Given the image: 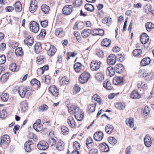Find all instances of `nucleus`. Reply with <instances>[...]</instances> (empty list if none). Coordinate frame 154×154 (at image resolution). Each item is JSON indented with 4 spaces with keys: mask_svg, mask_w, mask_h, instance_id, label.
I'll use <instances>...</instances> for the list:
<instances>
[{
    "mask_svg": "<svg viewBox=\"0 0 154 154\" xmlns=\"http://www.w3.org/2000/svg\"><path fill=\"white\" fill-rule=\"evenodd\" d=\"M68 111L71 114L74 115L75 118L78 121H81L83 119L84 112L77 106H72L69 108Z\"/></svg>",
    "mask_w": 154,
    "mask_h": 154,
    "instance_id": "obj_1",
    "label": "nucleus"
},
{
    "mask_svg": "<svg viewBox=\"0 0 154 154\" xmlns=\"http://www.w3.org/2000/svg\"><path fill=\"white\" fill-rule=\"evenodd\" d=\"M20 96L22 98L25 96L28 97L32 94L33 90L29 87H23L22 86L19 87L17 90Z\"/></svg>",
    "mask_w": 154,
    "mask_h": 154,
    "instance_id": "obj_2",
    "label": "nucleus"
},
{
    "mask_svg": "<svg viewBox=\"0 0 154 154\" xmlns=\"http://www.w3.org/2000/svg\"><path fill=\"white\" fill-rule=\"evenodd\" d=\"M90 76V74L89 73L84 72L80 75L79 78V82L82 84L85 83L88 81Z\"/></svg>",
    "mask_w": 154,
    "mask_h": 154,
    "instance_id": "obj_3",
    "label": "nucleus"
},
{
    "mask_svg": "<svg viewBox=\"0 0 154 154\" xmlns=\"http://www.w3.org/2000/svg\"><path fill=\"white\" fill-rule=\"evenodd\" d=\"M101 63L100 61L93 60L91 64V69L92 71H97L100 67Z\"/></svg>",
    "mask_w": 154,
    "mask_h": 154,
    "instance_id": "obj_4",
    "label": "nucleus"
},
{
    "mask_svg": "<svg viewBox=\"0 0 154 154\" xmlns=\"http://www.w3.org/2000/svg\"><path fill=\"white\" fill-rule=\"evenodd\" d=\"M30 30L34 33H37L38 31L39 28L38 24L36 22L31 21L30 23Z\"/></svg>",
    "mask_w": 154,
    "mask_h": 154,
    "instance_id": "obj_5",
    "label": "nucleus"
},
{
    "mask_svg": "<svg viewBox=\"0 0 154 154\" xmlns=\"http://www.w3.org/2000/svg\"><path fill=\"white\" fill-rule=\"evenodd\" d=\"M38 7L37 2L36 0H31L30 5L29 11L32 13L36 11Z\"/></svg>",
    "mask_w": 154,
    "mask_h": 154,
    "instance_id": "obj_6",
    "label": "nucleus"
},
{
    "mask_svg": "<svg viewBox=\"0 0 154 154\" xmlns=\"http://www.w3.org/2000/svg\"><path fill=\"white\" fill-rule=\"evenodd\" d=\"M72 11V6L71 5H66L64 6L62 10L63 13L66 15L70 14Z\"/></svg>",
    "mask_w": 154,
    "mask_h": 154,
    "instance_id": "obj_7",
    "label": "nucleus"
},
{
    "mask_svg": "<svg viewBox=\"0 0 154 154\" xmlns=\"http://www.w3.org/2000/svg\"><path fill=\"white\" fill-rule=\"evenodd\" d=\"M38 149L41 150H45L48 147V143L45 141H40L37 145Z\"/></svg>",
    "mask_w": 154,
    "mask_h": 154,
    "instance_id": "obj_8",
    "label": "nucleus"
},
{
    "mask_svg": "<svg viewBox=\"0 0 154 154\" xmlns=\"http://www.w3.org/2000/svg\"><path fill=\"white\" fill-rule=\"evenodd\" d=\"M41 122L40 120L38 119L33 125L34 129L37 132L40 131L42 129L43 126L42 124H41Z\"/></svg>",
    "mask_w": 154,
    "mask_h": 154,
    "instance_id": "obj_9",
    "label": "nucleus"
},
{
    "mask_svg": "<svg viewBox=\"0 0 154 154\" xmlns=\"http://www.w3.org/2000/svg\"><path fill=\"white\" fill-rule=\"evenodd\" d=\"M116 61V56L113 54L110 55L108 57L107 62L109 65H113L115 63Z\"/></svg>",
    "mask_w": 154,
    "mask_h": 154,
    "instance_id": "obj_10",
    "label": "nucleus"
},
{
    "mask_svg": "<svg viewBox=\"0 0 154 154\" xmlns=\"http://www.w3.org/2000/svg\"><path fill=\"white\" fill-rule=\"evenodd\" d=\"M10 142V140L9 136L7 135H5L2 136L1 139L0 145L8 144Z\"/></svg>",
    "mask_w": 154,
    "mask_h": 154,
    "instance_id": "obj_11",
    "label": "nucleus"
},
{
    "mask_svg": "<svg viewBox=\"0 0 154 154\" xmlns=\"http://www.w3.org/2000/svg\"><path fill=\"white\" fill-rule=\"evenodd\" d=\"M33 145V143L32 141L28 140L24 144V149L25 151L27 152H30Z\"/></svg>",
    "mask_w": 154,
    "mask_h": 154,
    "instance_id": "obj_12",
    "label": "nucleus"
},
{
    "mask_svg": "<svg viewBox=\"0 0 154 154\" xmlns=\"http://www.w3.org/2000/svg\"><path fill=\"white\" fill-rule=\"evenodd\" d=\"M50 92L54 96L57 97L59 94V91L54 85L50 86L48 88Z\"/></svg>",
    "mask_w": 154,
    "mask_h": 154,
    "instance_id": "obj_13",
    "label": "nucleus"
},
{
    "mask_svg": "<svg viewBox=\"0 0 154 154\" xmlns=\"http://www.w3.org/2000/svg\"><path fill=\"white\" fill-rule=\"evenodd\" d=\"M103 134L101 131H99L95 133L94 135V138L95 140L100 141L103 138Z\"/></svg>",
    "mask_w": 154,
    "mask_h": 154,
    "instance_id": "obj_14",
    "label": "nucleus"
},
{
    "mask_svg": "<svg viewBox=\"0 0 154 154\" xmlns=\"http://www.w3.org/2000/svg\"><path fill=\"white\" fill-rule=\"evenodd\" d=\"M144 143L146 146L149 147L152 144V141L150 136L148 135H146L144 139Z\"/></svg>",
    "mask_w": 154,
    "mask_h": 154,
    "instance_id": "obj_15",
    "label": "nucleus"
},
{
    "mask_svg": "<svg viewBox=\"0 0 154 154\" xmlns=\"http://www.w3.org/2000/svg\"><path fill=\"white\" fill-rule=\"evenodd\" d=\"M140 40L141 43L143 44H145L148 42L149 37L146 34L143 33L141 35Z\"/></svg>",
    "mask_w": 154,
    "mask_h": 154,
    "instance_id": "obj_16",
    "label": "nucleus"
},
{
    "mask_svg": "<svg viewBox=\"0 0 154 154\" xmlns=\"http://www.w3.org/2000/svg\"><path fill=\"white\" fill-rule=\"evenodd\" d=\"M67 122L69 125L72 128L75 127V123L73 118L71 116L68 117Z\"/></svg>",
    "mask_w": 154,
    "mask_h": 154,
    "instance_id": "obj_17",
    "label": "nucleus"
},
{
    "mask_svg": "<svg viewBox=\"0 0 154 154\" xmlns=\"http://www.w3.org/2000/svg\"><path fill=\"white\" fill-rule=\"evenodd\" d=\"M57 49L53 45H51L49 50L47 52L48 55L50 56H52L54 55L56 52Z\"/></svg>",
    "mask_w": 154,
    "mask_h": 154,
    "instance_id": "obj_18",
    "label": "nucleus"
},
{
    "mask_svg": "<svg viewBox=\"0 0 154 154\" xmlns=\"http://www.w3.org/2000/svg\"><path fill=\"white\" fill-rule=\"evenodd\" d=\"M150 60L149 57H146L142 60L140 62V64L142 66H146L150 63Z\"/></svg>",
    "mask_w": 154,
    "mask_h": 154,
    "instance_id": "obj_19",
    "label": "nucleus"
},
{
    "mask_svg": "<svg viewBox=\"0 0 154 154\" xmlns=\"http://www.w3.org/2000/svg\"><path fill=\"white\" fill-rule=\"evenodd\" d=\"M123 81V78L119 76H115L113 78V82L115 85L120 84Z\"/></svg>",
    "mask_w": 154,
    "mask_h": 154,
    "instance_id": "obj_20",
    "label": "nucleus"
},
{
    "mask_svg": "<svg viewBox=\"0 0 154 154\" xmlns=\"http://www.w3.org/2000/svg\"><path fill=\"white\" fill-rule=\"evenodd\" d=\"M138 74L140 76L146 77L149 76L150 74V72H148L145 69H141L139 71Z\"/></svg>",
    "mask_w": 154,
    "mask_h": 154,
    "instance_id": "obj_21",
    "label": "nucleus"
},
{
    "mask_svg": "<svg viewBox=\"0 0 154 154\" xmlns=\"http://www.w3.org/2000/svg\"><path fill=\"white\" fill-rule=\"evenodd\" d=\"M82 64L80 63H76L74 65V68L75 72H79L82 70Z\"/></svg>",
    "mask_w": 154,
    "mask_h": 154,
    "instance_id": "obj_22",
    "label": "nucleus"
},
{
    "mask_svg": "<svg viewBox=\"0 0 154 154\" xmlns=\"http://www.w3.org/2000/svg\"><path fill=\"white\" fill-rule=\"evenodd\" d=\"M124 69L123 66L121 64H117L115 68L116 72L118 73H120L122 72Z\"/></svg>",
    "mask_w": 154,
    "mask_h": 154,
    "instance_id": "obj_23",
    "label": "nucleus"
},
{
    "mask_svg": "<svg viewBox=\"0 0 154 154\" xmlns=\"http://www.w3.org/2000/svg\"><path fill=\"white\" fill-rule=\"evenodd\" d=\"M42 82L46 83L48 85H49L50 83L51 78L48 75H43L42 77Z\"/></svg>",
    "mask_w": 154,
    "mask_h": 154,
    "instance_id": "obj_24",
    "label": "nucleus"
},
{
    "mask_svg": "<svg viewBox=\"0 0 154 154\" xmlns=\"http://www.w3.org/2000/svg\"><path fill=\"white\" fill-rule=\"evenodd\" d=\"M92 100H94L100 104L102 102V100L100 97L97 94L94 95L92 97Z\"/></svg>",
    "mask_w": 154,
    "mask_h": 154,
    "instance_id": "obj_25",
    "label": "nucleus"
},
{
    "mask_svg": "<svg viewBox=\"0 0 154 154\" xmlns=\"http://www.w3.org/2000/svg\"><path fill=\"white\" fill-rule=\"evenodd\" d=\"M30 82L32 85H34L37 88H38L40 86V82L35 79H32Z\"/></svg>",
    "mask_w": 154,
    "mask_h": 154,
    "instance_id": "obj_26",
    "label": "nucleus"
},
{
    "mask_svg": "<svg viewBox=\"0 0 154 154\" xmlns=\"http://www.w3.org/2000/svg\"><path fill=\"white\" fill-rule=\"evenodd\" d=\"M140 95L136 91H133L131 94V98L134 99H138L140 98Z\"/></svg>",
    "mask_w": 154,
    "mask_h": 154,
    "instance_id": "obj_27",
    "label": "nucleus"
},
{
    "mask_svg": "<svg viewBox=\"0 0 154 154\" xmlns=\"http://www.w3.org/2000/svg\"><path fill=\"white\" fill-rule=\"evenodd\" d=\"M95 78L97 81L101 82L104 79V77L102 73L99 72L97 73L96 75Z\"/></svg>",
    "mask_w": 154,
    "mask_h": 154,
    "instance_id": "obj_28",
    "label": "nucleus"
},
{
    "mask_svg": "<svg viewBox=\"0 0 154 154\" xmlns=\"http://www.w3.org/2000/svg\"><path fill=\"white\" fill-rule=\"evenodd\" d=\"M91 33V31L89 29H84L82 32V36L83 38L88 37Z\"/></svg>",
    "mask_w": 154,
    "mask_h": 154,
    "instance_id": "obj_29",
    "label": "nucleus"
},
{
    "mask_svg": "<svg viewBox=\"0 0 154 154\" xmlns=\"http://www.w3.org/2000/svg\"><path fill=\"white\" fill-rule=\"evenodd\" d=\"M145 26L146 30L149 32L150 31L151 29L154 28V24L150 22L146 23Z\"/></svg>",
    "mask_w": 154,
    "mask_h": 154,
    "instance_id": "obj_30",
    "label": "nucleus"
},
{
    "mask_svg": "<svg viewBox=\"0 0 154 154\" xmlns=\"http://www.w3.org/2000/svg\"><path fill=\"white\" fill-rule=\"evenodd\" d=\"M126 124L131 128H132L134 126V120L132 118L127 119L126 121Z\"/></svg>",
    "mask_w": 154,
    "mask_h": 154,
    "instance_id": "obj_31",
    "label": "nucleus"
},
{
    "mask_svg": "<svg viewBox=\"0 0 154 154\" xmlns=\"http://www.w3.org/2000/svg\"><path fill=\"white\" fill-rule=\"evenodd\" d=\"M100 147L101 149L105 152H107L109 150V148L108 146L105 143H103L100 145Z\"/></svg>",
    "mask_w": 154,
    "mask_h": 154,
    "instance_id": "obj_32",
    "label": "nucleus"
},
{
    "mask_svg": "<svg viewBox=\"0 0 154 154\" xmlns=\"http://www.w3.org/2000/svg\"><path fill=\"white\" fill-rule=\"evenodd\" d=\"M107 72L110 76L112 77L115 74V69L112 66H109L107 68Z\"/></svg>",
    "mask_w": 154,
    "mask_h": 154,
    "instance_id": "obj_33",
    "label": "nucleus"
},
{
    "mask_svg": "<svg viewBox=\"0 0 154 154\" xmlns=\"http://www.w3.org/2000/svg\"><path fill=\"white\" fill-rule=\"evenodd\" d=\"M14 8L16 11L20 12L22 9V6L20 2H16L14 5Z\"/></svg>",
    "mask_w": 154,
    "mask_h": 154,
    "instance_id": "obj_34",
    "label": "nucleus"
},
{
    "mask_svg": "<svg viewBox=\"0 0 154 154\" xmlns=\"http://www.w3.org/2000/svg\"><path fill=\"white\" fill-rule=\"evenodd\" d=\"M111 43V41L109 39L107 38L104 39L101 43V45L103 46L107 47Z\"/></svg>",
    "mask_w": 154,
    "mask_h": 154,
    "instance_id": "obj_35",
    "label": "nucleus"
},
{
    "mask_svg": "<svg viewBox=\"0 0 154 154\" xmlns=\"http://www.w3.org/2000/svg\"><path fill=\"white\" fill-rule=\"evenodd\" d=\"M103 86L106 89L109 90L112 89L108 79H106L103 83Z\"/></svg>",
    "mask_w": 154,
    "mask_h": 154,
    "instance_id": "obj_36",
    "label": "nucleus"
},
{
    "mask_svg": "<svg viewBox=\"0 0 154 154\" xmlns=\"http://www.w3.org/2000/svg\"><path fill=\"white\" fill-rule=\"evenodd\" d=\"M64 142L61 141H58L57 144L56 148L59 150L62 151L64 149Z\"/></svg>",
    "mask_w": 154,
    "mask_h": 154,
    "instance_id": "obj_37",
    "label": "nucleus"
},
{
    "mask_svg": "<svg viewBox=\"0 0 154 154\" xmlns=\"http://www.w3.org/2000/svg\"><path fill=\"white\" fill-rule=\"evenodd\" d=\"M24 43L27 45L31 46L33 43V40L32 37H29L28 39H24Z\"/></svg>",
    "mask_w": 154,
    "mask_h": 154,
    "instance_id": "obj_38",
    "label": "nucleus"
},
{
    "mask_svg": "<svg viewBox=\"0 0 154 154\" xmlns=\"http://www.w3.org/2000/svg\"><path fill=\"white\" fill-rule=\"evenodd\" d=\"M61 83L62 85H64L68 84L69 79L66 77L64 76L61 79Z\"/></svg>",
    "mask_w": 154,
    "mask_h": 154,
    "instance_id": "obj_39",
    "label": "nucleus"
},
{
    "mask_svg": "<svg viewBox=\"0 0 154 154\" xmlns=\"http://www.w3.org/2000/svg\"><path fill=\"white\" fill-rule=\"evenodd\" d=\"M28 108V103L25 101H23L21 103V109L23 112L27 110Z\"/></svg>",
    "mask_w": 154,
    "mask_h": 154,
    "instance_id": "obj_40",
    "label": "nucleus"
},
{
    "mask_svg": "<svg viewBox=\"0 0 154 154\" xmlns=\"http://www.w3.org/2000/svg\"><path fill=\"white\" fill-rule=\"evenodd\" d=\"M93 140L91 137H88L86 140V144L88 148H90L92 146Z\"/></svg>",
    "mask_w": 154,
    "mask_h": 154,
    "instance_id": "obj_41",
    "label": "nucleus"
},
{
    "mask_svg": "<svg viewBox=\"0 0 154 154\" xmlns=\"http://www.w3.org/2000/svg\"><path fill=\"white\" fill-rule=\"evenodd\" d=\"M35 52L38 54L42 51V48L40 43H36L34 47Z\"/></svg>",
    "mask_w": 154,
    "mask_h": 154,
    "instance_id": "obj_42",
    "label": "nucleus"
},
{
    "mask_svg": "<svg viewBox=\"0 0 154 154\" xmlns=\"http://www.w3.org/2000/svg\"><path fill=\"white\" fill-rule=\"evenodd\" d=\"M96 106L95 103L90 104L88 106V110L91 112H93L95 111Z\"/></svg>",
    "mask_w": 154,
    "mask_h": 154,
    "instance_id": "obj_43",
    "label": "nucleus"
},
{
    "mask_svg": "<svg viewBox=\"0 0 154 154\" xmlns=\"http://www.w3.org/2000/svg\"><path fill=\"white\" fill-rule=\"evenodd\" d=\"M85 8L87 10L90 12H93L94 10L93 6L89 4H86L85 5Z\"/></svg>",
    "mask_w": 154,
    "mask_h": 154,
    "instance_id": "obj_44",
    "label": "nucleus"
},
{
    "mask_svg": "<svg viewBox=\"0 0 154 154\" xmlns=\"http://www.w3.org/2000/svg\"><path fill=\"white\" fill-rule=\"evenodd\" d=\"M81 88L79 85L76 84L73 89V93L74 94H76L79 93L81 90Z\"/></svg>",
    "mask_w": 154,
    "mask_h": 154,
    "instance_id": "obj_45",
    "label": "nucleus"
},
{
    "mask_svg": "<svg viewBox=\"0 0 154 154\" xmlns=\"http://www.w3.org/2000/svg\"><path fill=\"white\" fill-rule=\"evenodd\" d=\"M113 129V127L111 125H108L105 128V131L108 134H110Z\"/></svg>",
    "mask_w": 154,
    "mask_h": 154,
    "instance_id": "obj_46",
    "label": "nucleus"
},
{
    "mask_svg": "<svg viewBox=\"0 0 154 154\" xmlns=\"http://www.w3.org/2000/svg\"><path fill=\"white\" fill-rule=\"evenodd\" d=\"M49 67L48 65H45L43 67L40 68L38 70V72H40L41 74H43L45 70H47L48 69Z\"/></svg>",
    "mask_w": 154,
    "mask_h": 154,
    "instance_id": "obj_47",
    "label": "nucleus"
},
{
    "mask_svg": "<svg viewBox=\"0 0 154 154\" xmlns=\"http://www.w3.org/2000/svg\"><path fill=\"white\" fill-rule=\"evenodd\" d=\"M15 53L16 55L17 56L22 55L23 52L22 51V48L21 47H18L15 50Z\"/></svg>",
    "mask_w": 154,
    "mask_h": 154,
    "instance_id": "obj_48",
    "label": "nucleus"
},
{
    "mask_svg": "<svg viewBox=\"0 0 154 154\" xmlns=\"http://www.w3.org/2000/svg\"><path fill=\"white\" fill-rule=\"evenodd\" d=\"M116 108L119 110H122L125 108V105L123 103H117L115 104Z\"/></svg>",
    "mask_w": 154,
    "mask_h": 154,
    "instance_id": "obj_49",
    "label": "nucleus"
},
{
    "mask_svg": "<svg viewBox=\"0 0 154 154\" xmlns=\"http://www.w3.org/2000/svg\"><path fill=\"white\" fill-rule=\"evenodd\" d=\"M61 131L63 134L66 135L69 133V129L66 126H63L61 128Z\"/></svg>",
    "mask_w": 154,
    "mask_h": 154,
    "instance_id": "obj_50",
    "label": "nucleus"
},
{
    "mask_svg": "<svg viewBox=\"0 0 154 154\" xmlns=\"http://www.w3.org/2000/svg\"><path fill=\"white\" fill-rule=\"evenodd\" d=\"M41 8L42 11L45 14H47L50 10L49 7L46 5H43Z\"/></svg>",
    "mask_w": 154,
    "mask_h": 154,
    "instance_id": "obj_51",
    "label": "nucleus"
},
{
    "mask_svg": "<svg viewBox=\"0 0 154 154\" xmlns=\"http://www.w3.org/2000/svg\"><path fill=\"white\" fill-rule=\"evenodd\" d=\"M152 9V6L150 4L145 5L143 7V10L146 13L149 12Z\"/></svg>",
    "mask_w": 154,
    "mask_h": 154,
    "instance_id": "obj_52",
    "label": "nucleus"
},
{
    "mask_svg": "<svg viewBox=\"0 0 154 154\" xmlns=\"http://www.w3.org/2000/svg\"><path fill=\"white\" fill-rule=\"evenodd\" d=\"M63 32V30L61 28L57 29L55 32V34L57 36L62 35Z\"/></svg>",
    "mask_w": 154,
    "mask_h": 154,
    "instance_id": "obj_53",
    "label": "nucleus"
},
{
    "mask_svg": "<svg viewBox=\"0 0 154 154\" xmlns=\"http://www.w3.org/2000/svg\"><path fill=\"white\" fill-rule=\"evenodd\" d=\"M9 94L6 93L4 92L1 95V98L2 100L6 101L8 100Z\"/></svg>",
    "mask_w": 154,
    "mask_h": 154,
    "instance_id": "obj_54",
    "label": "nucleus"
},
{
    "mask_svg": "<svg viewBox=\"0 0 154 154\" xmlns=\"http://www.w3.org/2000/svg\"><path fill=\"white\" fill-rule=\"evenodd\" d=\"M108 141L109 143L112 145L116 144L117 143V140L112 137H109Z\"/></svg>",
    "mask_w": 154,
    "mask_h": 154,
    "instance_id": "obj_55",
    "label": "nucleus"
},
{
    "mask_svg": "<svg viewBox=\"0 0 154 154\" xmlns=\"http://www.w3.org/2000/svg\"><path fill=\"white\" fill-rule=\"evenodd\" d=\"M9 69L13 72L17 71L18 69L16 64L15 63H12L10 66Z\"/></svg>",
    "mask_w": 154,
    "mask_h": 154,
    "instance_id": "obj_56",
    "label": "nucleus"
},
{
    "mask_svg": "<svg viewBox=\"0 0 154 154\" xmlns=\"http://www.w3.org/2000/svg\"><path fill=\"white\" fill-rule=\"evenodd\" d=\"M142 53V50L140 49H135L134 50L133 54L134 56H139Z\"/></svg>",
    "mask_w": 154,
    "mask_h": 154,
    "instance_id": "obj_57",
    "label": "nucleus"
},
{
    "mask_svg": "<svg viewBox=\"0 0 154 154\" xmlns=\"http://www.w3.org/2000/svg\"><path fill=\"white\" fill-rule=\"evenodd\" d=\"M44 57L42 56L38 57L37 59V62L39 64H41L44 62Z\"/></svg>",
    "mask_w": 154,
    "mask_h": 154,
    "instance_id": "obj_58",
    "label": "nucleus"
},
{
    "mask_svg": "<svg viewBox=\"0 0 154 154\" xmlns=\"http://www.w3.org/2000/svg\"><path fill=\"white\" fill-rule=\"evenodd\" d=\"M73 147L75 150H78L80 148V144L77 141H75L73 143Z\"/></svg>",
    "mask_w": 154,
    "mask_h": 154,
    "instance_id": "obj_59",
    "label": "nucleus"
},
{
    "mask_svg": "<svg viewBox=\"0 0 154 154\" xmlns=\"http://www.w3.org/2000/svg\"><path fill=\"white\" fill-rule=\"evenodd\" d=\"M77 53L75 52H69L67 53V59L69 60L70 59V57H75L77 54Z\"/></svg>",
    "mask_w": 154,
    "mask_h": 154,
    "instance_id": "obj_60",
    "label": "nucleus"
},
{
    "mask_svg": "<svg viewBox=\"0 0 154 154\" xmlns=\"http://www.w3.org/2000/svg\"><path fill=\"white\" fill-rule=\"evenodd\" d=\"M7 113L5 110H2L0 112V117L4 119L6 117Z\"/></svg>",
    "mask_w": 154,
    "mask_h": 154,
    "instance_id": "obj_61",
    "label": "nucleus"
},
{
    "mask_svg": "<svg viewBox=\"0 0 154 154\" xmlns=\"http://www.w3.org/2000/svg\"><path fill=\"white\" fill-rule=\"evenodd\" d=\"M137 86L139 88H142L143 89H146L147 85L144 82H139L137 85Z\"/></svg>",
    "mask_w": 154,
    "mask_h": 154,
    "instance_id": "obj_62",
    "label": "nucleus"
},
{
    "mask_svg": "<svg viewBox=\"0 0 154 154\" xmlns=\"http://www.w3.org/2000/svg\"><path fill=\"white\" fill-rule=\"evenodd\" d=\"M82 4V0H75V2L73 3V4L76 7L80 6Z\"/></svg>",
    "mask_w": 154,
    "mask_h": 154,
    "instance_id": "obj_63",
    "label": "nucleus"
},
{
    "mask_svg": "<svg viewBox=\"0 0 154 154\" xmlns=\"http://www.w3.org/2000/svg\"><path fill=\"white\" fill-rule=\"evenodd\" d=\"M48 107L46 105L43 104L39 107V110L41 111H44L48 109Z\"/></svg>",
    "mask_w": 154,
    "mask_h": 154,
    "instance_id": "obj_64",
    "label": "nucleus"
}]
</instances>
